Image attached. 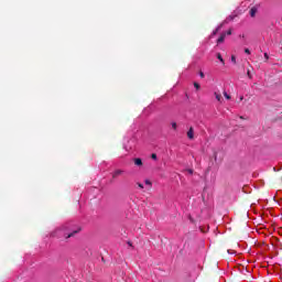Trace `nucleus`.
I'll list each match as a JSON object with an SVG mask.
<instances>
[{"mask_svg": "<svg viewBox=\"0 0 282 282\" xmlns=\"http://www.w3.org/2000/svg\"><path fill=\"white\" fill-rule=\"evenodd\" d=\"M79 231L80 228L74 229V224L67 223L62 228L56 229L53 237H65V239H69V237H74Z\"/></svg>", "mask_w": 282, "mask_h": 282, "instance_id": "f257e3e1", "label": "nucleus"}, {"mask_svg": "<svg viewBox=\"0 0 282 282\" xmlns=\"http://www.w3.org/2000/svg\"><path fill=\"white\" fill-rule=\"evenodd\" d=\"M226 34L227 36H230V34H232V31L228 30L226 33H221V35L217 40V43H224V41H226Z\"/></svg>", "mask_w": 282, "mask_h": 282, "instance_id": "f03ea898", "label": "nucleus"}, {"mask_svg": "<svg viewBox=\"0 0 282 282\" xmlns=\"http://www.w3.org/2000/svg\"><path fill=\"white\" fill-rule=\"evenodd\" d=\"M240 100H243V96L240 97Z\"/></svg>", "mask_w": 282, "mask_h": 282, "instance_id": "aec40b11", "label": "nucleus"}, {"mask_svg": "<svg viewBox=\"0 0 282 282\" xmlns=\"http://www.w3.org/2000/svg\"><path fill=\"white\" fill-rule=\"evenodd\" d=\"M218 30H221V25L218 26L215 31H213L212 35L210 36H215V34H217Z\"/></svg>", "mask_w": 282, "mask_h": 282, "instance_id": "1a4fd4ad", "label": "nucleus"}, {"mask_svg": "<svg viewBox=\"0 0 282 282\" xmlns=\"http://www.w3.org/2000/svg\"><path fill=\"white\" fill-rule=\"evenodd\" d=\"M151 158H152V160H158V154L153 153V154L151 155Z\"/></svg>", "mask_w": 282, "mask_h": 282, "instance_id": "ddd939ff", "label": "nucleus"}, {"mask_svg": "<svg viewBox=\"0 0 282 282\" xmlns=\"http://www.w3.org/2000/svg\"><path fill=\"white\" fill-rule=\"evenodd\" d=\"M224 96L227 100H230V95H228V93L224 91Z\"/></svg>", "mask_w": 282, "mask_h": 282, "instance_id": "9b49d317", "label": "nucleus"}, {"mask_svg": "<svg viewBox=\"0 0 282 282\" xmlns=\"http://www.w3.org/2000/svg\"><path fill=\"white\" fill-rule=\"evenodd\" d=\"M135 166H142V159H134Z\"/></svg>", "mask_w": 282, "mask_h": 282, "instance_id": "20e7f679", "label": "nucleus"}, {"mask_svg": "<svg viewBox=\"0 0 282 282\" xmlns=\"http://www.w3.org/2000/svg\"><path fill=\"white\" fill-rule=\"evenodd\" d=\"M173 129H177V123H172Z\"/></svg>", "mask_w": 282, "mask_h": 282, "instance_id": "dca6fc26", "label": "nucleus"}, {"mask_svg": "<svg viewBox=\"0 0 282 282\" xmlns=\"http://www.w3.org/2000/svg\"><path fill=\"white\" fill-rule=\"evenodd\" d=\"M121 173H122V170H117L115 171L112 177H118V175H121Z\"/></svg>", "mask_w": 282, "mask_h": 282, "instance_id": "0eeeda50", "label": "nucleus"}, {"mask_svg": "<svg viewBox=\"0 0 282 282\" xmlns=\"http://www.w3.org/2000/svg\"><path fill=\"white\" fill-rule=\"evenodd\" d=\"M217 58H218V61H220V63H223V65H224V57H221V54H217Z\"/></svg>", "mask_w": 282, "mask_h": 282, "instance_id": "9d476101", "label": "nucleus"}, {"mask_svg": "<svg viewBox=\"0 0 282 282\" xmlns=\"http://www.w3.org/2000/svg\"><path fill=\"white\" fill-rule=\"evenodd\" d=\"M144 184H145V186H148V188H151V186H152V183L149 180H145Z\"/></svg>", "mask_w": 282, "mask_h": 282, "instance_id": "6e6552de", "label": "nucleus"}, {"mask_svg": "<svg viewBox=\"0 0 282 282\" xmlns=\"http://www.w3.org/2000/svg\"><path fill=\"white\" fill-rule=\"evenodd\" d=\"M187 138H189V140H193V128L188 130Z\"/></svg>", "mask_w": 282, "mask_h": 282, "instance_id": "423d86ee", "label": "nucleus"}, {"mask_svg": "<svg viewBox=\"0 0 282 282\" xmlns=\"http://www.w3.org/2000/svg\"><path fill=\"white\" fill-rule=\"evenodd\" d=\"M247 74H248V77H249V78H252V75L250 74V70H248Z\"/></svg>", "mask_w": 282, "mask_h": 282, "instance_id": "a211bd4d", "label": "nucleus"}, {"mask_svg": "<svg viewBox=\"0 0 282 282\" xmlns=\"http://www.w3.org/2000/svg\"><path fill=\"white\" fill-rule=\"evenodd\" d=\"M139 188H144V185H142L141 183H138Z\"/></svg>", "mask_w": 282, "mask_h": 282, "instance_id": "f3484780", "label": "nucleus"}, {"mask_svg": "<svg viewBox=\"0 0 282 282\" xmlns=\"http://www.w3.org/2000/svg\"><path fill=\"white\" fill-rule=\"evenodd\" d=\"M199 76H200V78H204V73L200 72V73H199Z\"/></svg>", "mask_w": 282, "mask_h": 282, "instance_id": "6ab92c4d", "label": "nucleus"}, {"mask_svg": "<svg viewBox=\"0 0 282 282\" xmlns=\"http://www.w3.org/2000/svg\"><path fill=\"white\" fill-rule=\"evenodd\" d=\"M245 54H250V50L249 48H245Z\"/></svg>", "mask_w": 282, "mask_h": 282, "instance_id": "2eb2a0df", "label": "nucleus"}, {"mask_svg": "<svg viewBox=\"0 0 282 282\" xmlns=\"http://www.w3.org/2000/svg\"><path fill=\"white\" fill-rule=\"evenodd\" d=\"M214 96H215V98H216V100H217L218 102H223L224 98L221 97V94L215 91V93H214Z\"/></svg>", "mask_w": 282, "mask_h": 282, "instance_id": "7ed1b4c3", "label": "nucleus"}, {"mask_svg": "<svg viewBox=\"0 0 282 282\" xmlns=\"http://www.w3.org/2000/svg\"><path fill=\"white\" fill-rule=\"evenodd\" d=\"M231 62L237 63V57L235 55L231 56Z\"/></svg>", "mask_w": 282, "mask_h": 282, "instance_id": "f8f14e48", "label": "nucleus"}, {"mask_svg": "<svg viewBox=\"0 0 282 282\" xmlns=\"http://www.w3.org/2000/svg\"><path fill=\"white\" fill-rule=\"evenodd\" d=\"M194 87H195V89H199L200 88L199 84H197V83H194Z\"/></svg>", "mask_w": 282, "mask_h": 282, "instance_id": "4468645a", "label": "nucleus"}, {"mask_svg": "<svg viewBox=\"0 0 282 282\" xmlns=\"http://www.w3.org/2000/svg\"><path fill=\"white\" fill-rule=\"evenodd\" d=\"M256 14H257V8H251V10H250V17H256Z\"/></svg>", "mask_w": 282, "mask_h": 282, "instance_id": "39448f33", "label": "nucleus"}]
</instances>
